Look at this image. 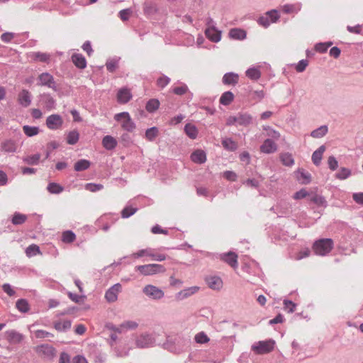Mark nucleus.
Returning <instances> with one entry per match:
<instances>
[{"label": "nucleus", "instance_id": "47", "mask_svg": "<svg viewBox=\"0 0 363 363\" xmlns=\"http://www.w3.org/2000/svg\"><path fill=\"white\" fill-rule=\"evenodd\" d=\"M76 239L75 234L71 230L65 231L62 233V240L65 243L73 242Z\"/></svg>", "mask_w": 363, "mask_h": 363}, {"label": "nucleus", "instance_id": "46", "mask_svg": "<svg viewBox=\"0 0 363 363\" xmlns=\"http://www.w3.org/2000/svg\"><path fill=\"white\" fill-rule=\"evenodd\" d=\"M300 9L301 7L295 4H285L281 6V11L286 14L297 13Z\"/></svg>", "mask_w": 363, "mask_h": 363}, {"label": "nucleus", "instance_id": "2", "mask_svg": "<svg viewBox=\"0 0 363 363\" xmlns=\"http://www.w3.org/2000/svg\"><path fill=\"white\" fill-rule=\"evenodd\" d=\"M333 248V241L330 238H323L314 242L313 250L316 255L324 256Z\"/></svg>", "mask_w": 363, "mask_h": 363}, {"label": "nucleus", "instance_id": "4", "mask_svg": "<svg viewBox=\"0 0 363 363\" xmlns=\"http://www.w3.org/2000/svg\"><path fill=\"white\" fill-rule=\"evenodd\" d=\"M252 122V117L247 113H238L236 116H230L226 121L227 125H239L247 126Z\"/></svg>", "mask_w": 363, "mask_h": 363}, {"label": "nucleus", "instance_id": "30", "mask_svg": "<svg viewBox=\"0 0 363 363\" xmlns=\"http://www.w3.org/2000/svg\"><path fill=\"white\" fill-rule=\"evenodd\" d=\"M246 76L252 80H258L261 77V72L257 67H250L245 72Z\"/></svg>", "mask_w": 363, "mask_h": 363}, {"label": "nucleus", "instance_id": "49", "mask_svg": "<svg viewBox=\"0 0 363 363\" xmlns=\"http://www.w3.org/2000/svg\"><path fill=\"white\" fill-rule=\"evenodd\" d=\"M26 253L28 257H33L38 254H40V250L37 245L32 244L26 248Z\"/></svg>", "mask_w": 363, "mask_h": 363}, {"label": "nucleus", "instance_id": "42", "mask_svg": "<svg viewBox=\"0 0 363 363\" xmlns=\"http://www.w3.org/2000/svg\"><path fill=\"white\" fill-rule=\"evenodd\" d=\"M71 321L65 320L63 322H56L54 324L55 328L58 331H66L71 328Z\"/></svg>", "mask_w": 363, "mask_h": 363}, {"label": "nucleus", "instance_id": "9", "mask_svg": "<svg viewBox=\"0 0 363 363\" xmlns=\"http://www.w3.org/2000/svg\"><path fill=\"white\" fill-rule=\"evenodd\" d=\"M143 292L153 300H160L164 296V291L156 286L147 284L143 289Z\"/></svg>", "mask_w": 363, "mask_h": 363}, {"label": "nucleus", "instance_id": "14", "mask_svg": "<svg viewBox=\"0 0 363 363\" xmlns=\"http://www.w3.org/2000/svg\"><path fill=\"white\" fill-rule=\"evenodd\" d=\"M205 35L208 39L213 43H218L221 38V32L216 29V26L206 28Z\"/></svg>", "mask_w": 363, "mask_h": 363}, {"label": "nucleus", "instance_id": "36", "mask_svg": "<svg viewBox=\"0 0 363 363\" xmlns=\"http://www.w3.org/2000/svg\"><path fill=\"white\" fill-rule=\"evenodd\" d=\"M310 201L318 206H327V201L323 196L316 194H313L310 197Z\"/></svg>", "mask_w": 363, "mask_h": 363}, {"label": "nucleus", "instance_id": "31", "mask_svg": "<svg viewBox=\"0 0 363 363\" xmlns=\"http://www.w3.org/2000/svg\"><path fill=\"white\" fill-rule=\"evenodd\" d=\"M184 132L191 139H195L198 135V130L196 127L191 123H187L185 125Z\"/></svg>", "mask_w": 363, "mask_h": 363}, {"label": "nucleus", "instance_id": "1", "mask_svg": "<svg viewBox=\"0 0 363 363\" xmlns=\"http://www.w3.org/2000/svg\"><path fill=\"white\" fill-rule=\"evenodd\" d=\"M189 340L179 335H168L166 342L163 344V348L168 351L179 354L188 346Z\"/></svg>", "mask_w": 363, "mask_h": 363}, {"label": "nucleus", "instance_id": "29", "mask_svg": "<svg viewBox=\"0 0 363 363\" xmlns=\"http://www.w3.org/2000/svg\"><path fill=\"white\" fill-rule=\"evenodd\" d=\"M297 173V179L300 183L307 184L311 182V176L310 173L305 172L303 169H298Z\"/></svg>", "mask_w": 363, "mask_h": 363}, {"label": "nucleus", "instance_id": "61", "mask_svg": "<svg viewBox=\"0 0 363 363\" xmlns=\"http://www.w3.org/2000/svg\"><path fill=\"white\" fill-rule=\"evenodd\" d=\"M266 15L269 17V19L271 23L277 22L279 18V15L278 14V11L276 9H272L266 13Z\"/></svg>", "mask_w": 363, "mask_h": 363}, {"label": "nucleus", "instance_id": "25", "mask_svg": "<svg viewBox=\"0 0 363 363\" xmlns=\"http://www.w3.org/2000/svg\"><path fill=\"white\" fill-rule=\"evenodd\" d=\"M325 145H321L315 151L313 152V153L312 154V161L313 162V164L315 165V166H319L320 162H321V160H322V158H323V155L324 153V152L325 151Z\"/></svg>", "mask_w": 363, "mask_h": 363}, {"label": "nucleus", "instance_id": "50", "mask_svg": "<svg viewBox=\"0 0 363 363\" xmlns=\"http://www.w3.org/2000/svg\"><path fill=\"white\" fill-rule=\"evenodd\" d=\"M143 11L147 15H152L157 13V8L155 4L145 3L143 6Z\"/></svg>", "mask_w": 363, "mask_h": 363}, {"label": "nucleus", "instance_id": "51", "mask_svg": "<svg viewBox=\"0 0 363 363\" xmlns=\"http://www.w3.org/2000/svg\"><path fill=\"white\" fill-rule=\"evenodd\" d=\"M47 189L51 194H60L63 191V187L57 183L51 182L48 185Z\"/></svg>", "mask_w": 363, "mask_h": 363}, {"label": "nucleus", "instance_id": "3", "mask_svg": "<svg viewBox=\"0 0 363 363\" xmlns=\"http://www.w3.org/2000/svg\"><path fill=\"white\" fill-rule=\"evenodd\" d=\"M275 341L269 339L264 341H258L252 345L251 350L257 354H264L274 350Z\"/></svg>", "mask_w": 363, "mask_h": 363}, {"label": "nucleus", "instance_id": "60", "mask_svg": "<svg viewBox=\"0 0 363 363\" xmlns=\"http://www.w3.org/2000/svg\"><path fill=\"white\" fill-rule=\"evenodd\" d=\"M132 13L131 9H125L120 11L118 16L123 21H126L129 19Z\"/></svg>", "mask_w": 363, "mask_h": 363}, {"label": "nucleus", "instance_id": "62", "mask_svg": "<svg viewBox=\"0 0 363 363\" xmlns=\"http://www.w3.org/2000/svg\"><path fill=\"white\" fill-rule=\"evenodd\" d=\"M187 91H188V87L185 84L181 86L174 87L172 89V92L174 94H177L179 96L184 95V94H186L187 92Z\"/></svg>", "mask_w": 363, "mask_h": 363}, {"label": "nucleus", "instance_id": "18", "mask_svg": "<svg viewBox=\"0 0 363 363\" xmlns=\"http://www.w3.org/2000/svg\"><path fill=\"white\" fill-rule=\"evenodd\" d=\"M132 99V94L128 88L120 89L117 93V101L120 104H126Z\"/></svg>", "mask_w": 363, "mask_h": 363}, {"label": "nucleus", "instance_id": "15", "mask_svg": "<svg viewBox=\"0 0 363 363\" xmlns=\"http://www.w3.org/2000/svg\"><path fill=\"white\" fill-rule=\"evenodd\" d=\"M277 150V144L271 139H266L260 146V151L265 154H271Z\"/></svg>", "mask_w": 363, "mask_h": 363}, {"label": "nucleus", "instance_id": "64", "mask_svg": "<svg viewBox=\"0 0 363 363\" xmlns=\"http://www.w3.org/2000/svg\"><path fill=\"white\" fill-rule=\"evenodd\" d=\"M257 23L264 28H267L271 24L269 17L266 14L265 16H260L257 20Z\"/></svg>", "mask_w": 363, "mask_h": 363}, {"label": "nucleus", "instance_id": "11", "mask_svg": "<svg viewBox=\"0 0 363 363\" xmlns=\"http://www.w3.org/2000/svg\"><path fill=\"white\" fill-rule=\"evenodd\" d=\"M122 286L120 284H116L109 288L105 294L106 301L109 303L115 302L118 299V295L121 291Z\"/></svg>", "mask_w": 363, "mask_h": 363}, {"label": "nucleus", "instance_id": "59", "mask_svg": "<svg viewBox=\"0 0 363 363\" xmlns=\"http://www.w3.org/2000/svg\"><path fill=\"white\" fill-rule=\"evenodd\" d=\"M106 69L110 72H113L118 67V62L116 60H110L106 63Z\"/></svg>", "mask_w": 363, "mask_h": 363}, {"label": "nucleus", "instance_id": "6", "mask_svg": "<svg viewBox=\"0 0 363 363\" xmlns=\"http://www.w3.org/2000/svg\"><path fill=\"white\" fill-rule=\"evenodd\" d=\"M114 119L120 122L123 129L128 132H133L135 129V124L128 112H122L116 114Z\"/></svg>", "mask_w": 363, "mask_h": 363}, {"label": "nucleus", "instance_id": "34", "mask_svg": "<svg viewBox=\"0 0 363 363\" xmlns=\"http://www.w3.org/2000/svg\"><path fill=\"white\" fill-rule=\"evenodd\" d=\"M328 131L327 125H321L311 133V136L314 138H320L325 135Z\"/></svg>", "mask_w": 363, "mask_h": 363}, {"label": "nucleus", "instance_id": "10", "mask_svg": "<svg viewBox=\"0 0 363 363\" xmlns=\"http://www.w3.org/2000/svg\"><path fill=\"white\" fill-rule=\"evenodd\" d=\"M45 123L50 130H57L62 126L63 119L59 114H52L47 118Z\"/></svg>", "mask_w": 363, "mask_h": 363}, {"label": "nucleus", "instance_id": "21", "mask_svg": "<svg viewBox=\"0 0 363 363\" xmlns=\"http://www.w3.org/2000/svg\"><path fill=\"white\" fill-rule=\"evenodd\" d=\"M6 340L12 344L19 343L23 340V335L14 330H8L5 333Z\"/></svg>", "mask_w": 363, "mask_h": 363}, {"label": "nucleus", "instance_id": "19", "mask_svg": "<svg viewBox=\"0 0 363 363\" xmlns=\"http://www.w3.org/2000/svg\"><path fill=\"white\" fill-rule=\"evenodd\" d=\"M18 103L23 107H28L31 104V94L26 90L23 89L18 96Z\"/></svg>", "mask_w": 363, "mask_h": 363}, {"label": "nucleus", "instance_id": "37", "mask_svg": "<svg viewBox=\"0 0 363 363\" xmlns=\"http://www.w3.org/2000/svg\"><path fill=\"white\" fill-rule=\"evenodd\" d=\"M26 220V215L20 213L18 212H15L11 219V223L15 225H18L24 223Z\"/></svg>", "mask_w": 363, "mask_h": 363}, {"label": "nucleus", "instance_id": "20", "mask_svg": "<svg viewBox=\"0 0 363 363\" xmlns=\"http://www.w3.org/2000/svg\"><path fill=\"white\" fill-rule=\"evenodd\" d=\"M206 281L208 287L213 290H220L223 286V281L219 277H207Z\"/></svg>", "mask_w": 363, "mask_h": 363}, {"label": "nucleus", "instance_id": "13", "mask_svg": "<svg viewBox=\"0 0 363 363\" xmlns=\"http://www.w3.org/2000/svg\"><path fill=\"white\" fill-rule=\"evenodd\" d=\"M199 287L196 286L186 288L180 291L179 292L177 293L175 295V298L177 301H182L195 294L199 291Z\"/></svg>", "mask_w": 363, "mask_h": 363}, {"label": "nucleus", "instance_id": "32", "mask_svg": "<svg viewBox=\"0 0 363 363\" xmlns=\"http://www.w3.org/2000/svg\"><path fill=\"white\" fill-rule=\"evenodd\" d=\"M280 160L282 164L286 167H291L294 164L293 156L289 152L281 153Z\"/></svg>", "mask_w": 363, "mask_h": 363}, {"label": "nucleus", "instance_id": "40", "mask_svg": "<svg viewBox=\"0 0 363 363\" xmlns=\"http://www.w3.org/2000/svg\"><path fill=\"white\" fill-rule=\"evenodd\" d=\"M223 147L230 151H235L238 148L237 143L231 138H225L222 140Z\"/></svg>", "mask_w": 363, "mask_h": 363}, {"label": "nucleus", "instance_id": "33", "mask_svg": "<svg viewBox=\"0 0 363 363\" xmlns=\"http://www.w3.org/2000/svg\"><path fill=\"white\" fill-rule=\"evenodd\" d=\"M234 97V94L231 91H225L221 95L220 98V103L222 105L228 106L233 102Z\"/></svg>", "mask_w": 363, "mask_h": 363}, {"label": "nucleus", "instance_id": "23", "mask_svg": "<svg viewBox=\"0 0 363 363\" xmlns=\"http://www.w3.org/2000/svg\"><path fill=\"white\" fill-rule=\"evenodd\" d=\"M38 353L45 355L46 357L52 358L55 355V348L49 345H42L37 349Z\"/></svg>", "mask_w": 363, "mask_h": 363}, {"label": "nucleus", "instance_id": "57", "mask_svg": "<svg viewBox=\"0 0 363 363\" xmlns=\"http://www.w3.org/2000/svg\"><path fill=\"white\" fill-rule=\"evenodd\" d=\"M170 82V78L167 76L162 75L157 80V85L160 89H164Z\"/></svg>", "mask_w": 363, "mask_h": 363}, {"label": "nucleus", "instance_id": "53", "mask_svg": "<svg viewBox=\"0 0 363 363\" xmlns=\"http://www.w3.org/2000/svg\"><path fill=\"white\" fill-rule=\"evenodd\" d=\"M195 341L199 344H204L209 342L210 339L204 332H200L195 335Z\"/></svg>", "mask_w": 363, "mask_h": 363}, {"label": "nucleus", "instance_id": "7", "mask_svg": "<svg viewBox=\"0 0 363 363\" xmlns=\"http://www.w3.org/2000/svg\"><path fill=\"white\" fill-rule=\"evenodd\" d=\"M37 85L47 86L55 91L58 90L53 76L48 72H43L38 76Z\"/></svg>", "mask_w": 363, "mask_h": 363}, {"label": "nucleus", "instance_id": "58", "mask_svg": "<svg viewBox=\"0 0 363 363\" xmlns=\"http://www.w3.org/2000/svg\"><path fill=\"white\" fill-rule=\"evenodd\" d=\"M104 186L101 184L88 183L85 185V189L91 192H96L101 190Z\"/></svg>", "mask_w": 363, "mask_h": 363}, {"label": "nucleus", "instance_id": "54", "mask_svg": "<svg viewBox=\"0 0 363 363\" xmlns=\"http://www.w3.org/2000/svg\"><path fill=\"white\" fill-rule=\"evenodd\" d=\"M138 326V324L133 320H128L122 323L120 325V328H122V330H134L136 329Z\"/></svg>", "mask_w": 363, "mask_h": 363}, {"label": "nucleus", "instance_id": "63", "mask_svg": "<svg viewBox=\"0 0 363 363\" xmlns=\"http://www.w3.org/2000/svg\"><path fill=\"white\" fill-rule=\"evenodd\" d=\"M328 167L332 170H335L338 167V162L334 156H330L328 160Z\"/></svg>", "mask_w": 363, "mask_h": 363}, {"label": "nucleus", "instance_id": "5", "mask_svg": "<svg viewBox=\"0 0 363 363\" xmlns=\"http://www.w3.org/2000/svg\"><path fill=\"white\" fill-rule=\"evenodd\" d=\"M135 270L138 271L141 274L144 276H150L157 273L164 272L165 268L161 264H148L136 266Z\"/></svg>", "mask_w": 363, "mask_h": 363}, {"label": "nucleus", "instance_id": "45", "mask_svg": "<svg viewBox=\"0 0 363 363\" xmlns=\"http://www.w3.org/2000/svg\"><path fill=\"white\" fill-rule=\"evenodd\" d=\"M159 134V130L157 127H152L145 131V138L149 141H153Z\"/></svg>", "mask_w": 363, "mask_h": 363}, {"label": "nucleus", "instance_id": "38", "mask_svg": "<svg viewBox=\"0 0 363 363\" xmlns=\"http://www.w3.org/2000/svg\"><path fill=\"white\" fill-rule=\"evenodd\" d=\"M40 154L37 153L33 155H28L23 158L25 163L29 165H36L39 163L40 159Z\"/></svg>", "mask_w": 363, "mask_h": 363}, {"label": "nucleus", "instance_id": "52", "mask_svg": "<svg viewBox=\"0 0 363 363\" xmlns=\"http://www.w3.org/2000/svg\"><path fill=\"white\" fill-rule=\"evenodd\" d=\"M138 211L137 208L132 206H125L121 211V216L123 218H128L133 216Z\"/></svg>", "mask_w": 363, "mask_h": 363}, {"label": "nucleus", "instance_id": "28", "mask_svg": "<svg viewBox=\"0 0 363 363\" xmlns=\"http://www.w3.org/2000/svg\"><path fill=\"white\" fill-rule=\"evenodd\" d=\"M102 145L105 149L112 150L117 146V141L113 137L106 135L102 140Z\"/></svg>", "mask_w": 363, "mask_h": 363}, {"label": "nucleus", "instance_id": "17", "mask_svg": "<svg viewBox=\"0 0 363 363\" xmlns=\"http://www.w3.org/2000/svg\"><path fill=\"white\" fill-rule=\"evenodd\" d=\"M17 147L16 142L11 139L5 140L1 144V150L4 152H16Z\"/></svg>", "mask_w": 363, "mask_h": 363}, {"label": "nucleus", "instance_id": "27", "mask_svg": "<svg viewBox=\"0 0 363 363\" xmlns=\"http://www.w3.org/2000/svg\"><path fill=\"white\" fill-rule=\"evenodd\" d=\"M229 36L232 39L242 40L246 38L247 34L243 29L235 28L230 30Z\"/></svg>", "mask_w": 363, "mask_h": 363}, {"label": "nucleus", "instance_id": "48", "mask_svg": "<svg viewBox=\"0 0 363 363\" xmlns=\"http://www.w3.org/2000/svg\"><path fill=\"white\" fill-rule=\"evenodd\" d=\"M351 175V170L346 167H341L340 171L336 173L335 177L338 179H346Z\"/></svg>", "mask_w": 363, "mask_h": 363}, {"label": "nucleus", "instance_id": "8", "mask_svg": "<svg viewBox=\"0 0 363 363\" xmlns=\"http://www.w3.org/2000/svg\"><path fill=\"white\" fill-rule=\"evenodd\" d=\"M155 340L152 334L142 333L136 340L135 345L138 348H147L155 346Z\"/></svg>", "mask_w": 363, "mask_h": 363}, {"label": "nucleus", "instance_id": "16", "mask_svg": "<svg viewBox=\"0 0 363 363\" xmlns=\"http://www.w3.org/2000/svg\"><path fill=\"white\" fill-rule=\"evenodd\" d=\"M39 102L48 110H51L55 108V99L48 94H43L40 96Z\"/></svg>", "mask_w": 363, "mask_h": 363}, {"label": "nucleus", "instance_id": "43", "mask_svg": "<svg viewBox=\"0 0 363 363\" xmlns=\"http://www.w3.org/2000/svg\"><path fill=\"white\" fill-rule=\"evenodd\" d=\"M23 130L28 137H33L39 133L40 129L37 126H30L26 125L23 127Z\"/></svg>", "mask_w": 363, "mask_h": 363}, {"label": "nucleus", "instance_id": "55", "mask_svg": "<svg viewBox=\"0 0 363 363\" xmlns=\"http://www.w3.org/2000/svg\"><path fill=\"white\" fill-rule=\"evenodd\" d=\"M152 251H153V250L151 249V248L140 250L133 253L132 255V257H134V258H139V257H143V256H149V257H150V255H152Z\"/></svg>", "mask_w": 363, "mask_h": 363}, {"label": "nucleus", "instance_id": "22", "mask_svg": "<svg viewBox=\"0 0 363 363\" xmlns=\"http://www.w3.org/2000/svg\"><path fill=\"white\" fill-rule=\"evenodd\" d=\"M72 62L79 69H84L86 67L85 57L79 53H74L71 57Z\"/></svg>", "mask_w": 363, "mask_h": 363}, {"label": "nucleus", "instance_id": "26", "mask_svg": "<svg viewBox=\"0 0 363 363\" xmlns=\"http://www.w3.org/2000/svg\"><path fill=\"white\" fill-rule=\"evenodd\" d=\"M191 160L197 164H203L206 161V155L203 150H197L191 155Z\"/></svg>", "mask_w": 363, "mask_h": 363}, {"label": "nucleus", "instance_id": "12", "mask_svg": "<svg viewBox=\"0 0 363 363\" xmlns=\"http://www.w3.org/2000/svg\"><path fill=\"white\" fill-rule=\"evenodd\" d=\"M220 259L229 264L233 269L238 268V255L235 252H229L220 255Z\"/></svg>", "mask_w": 363, "mask_h": 363}, {"label": "nucleus", "instance_id": "56", "mask_svg": "<svg viewBox=\"0 0 363 363\" xmlns=\"http://www.w3.org/2000/svg\"><path fill=\"white\" fill-rule=\"evenodd\" d=\"M333 43H319L315 46V49L317 52L324 53L327 51L328 48L332 45Z\"/></svg>", "mask_w": 363, "mask_h": 363}, {"label": "nucleus", "instance_id": "24", "mask_svg": "<svg viewBox=\"0 0 363 363\" xmlns=\"http://www.w3.org/2000/svg\"><path fill=\"white\" fill-rule=\"evenodd\" d=\"M238 80L239 75L234 72H228L223 77V83L226 85H235Z\"/></svg>", "mask_w": 363, "mask_h": 363}, {"label": "nucleus", "instance_id": "41", "mask_svg": "<svg viewBox=\"0 0 363 363\" xmlns=\"http://www.w3.org/2000/svg\"><path fill=\"white\" fill-rule=\"evenodd\" d=\"M160 106V101L156 99H150L146 104V110L149 113H152L157 110Z\"/></svg>", "mask_w": 363, "mask_h": 363}, {"label": "nucleus", "instance_id": "44", "mask_svg": "<svg viewBox=\"0 0 363 363\" xmlns=\"http://www.w3.org/2000/svg\"><path fill=\"white\" fill-rule=\"evenodd\" d=\"M16 306L17 309L22 313H26L30 309L27 300L23 298L18 299L16 301Z\"/></svg>", "mask_w": 363, "mask_h": 363}, {"label": "nucleus", "instance_id": "35", "mask_svg": "<svg viewBox=\"0 0 363 363\" xmlns=\"http://www.w3.org/2000/svg\"><path fill=\"white\" fill-rule=\"evenodd\" d=\"M90 164H91V163L89 160L82 159V160H78L74 164V168L76 172H82V171H84V170L89 169V167H90Z\"/></svg>", "mask_w": 363, "mask_h": 363}, {"label": "nucleus", "instance_id": "39", "mask_svg": "<svg viewBox=\"0 0 363 363\" xmlns=\"http://www.w3.org/2000/svg\"><path fill=\"white\" fill-rule=\"evenodd\" d=\"M79 139V133L77 130H74L68 133L67 135V143L69 145H75Z\"/></svg>", "mask_w": 363, "mask_h": 363}]
</instances>
